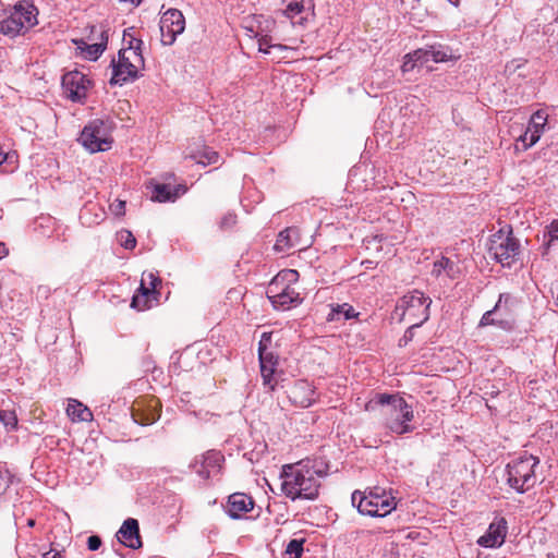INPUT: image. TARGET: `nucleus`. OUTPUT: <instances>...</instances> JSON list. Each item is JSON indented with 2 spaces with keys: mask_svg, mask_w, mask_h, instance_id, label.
<instances>
[{
  "mask_svg": "<svg viewBox=\"0 0 558 558\" xmlns=\"http://www.w3.org/2000/svg\"><path fill=\"white\" fill-rule=\"evenodd\" d=\"M365 411L375 413L377 423L389 434L404 435L412 433L413 408L398 393H376L364 407Z\"/></svg>",
  "mask_w": 558,
  "mask_h": 558,
  "instance_id": "nucleus-1",
  "label": "nucleus"
},
{
  "mask_svg": "<svg viewBox=\"0 0 558 558\" xmlns=\"http://www.w3.org/2000/svg\"><path fill=\"white\" fill-rule=\"evenodd\" d=\"M281 480V492L291 500H313L318 496L319 482L315 471L302 463L284 465Z\"/></svg>",
  "mask_w": 558,
  "mask_h": 558,
  "instance_id": "nucleus-2",
  "label": "nucleus"
},
{
  "mask_svg": "<svg viewBox=\"0 0 558 558\" xmlns=\"http://www.w3.org/2000/svg\"><path fill=\"white\" fill-rule=\"evenodd\" d=\"M124 41L128 43V46L121 48L118 53V59H112L111 61V85L122 86L125 83L136 80L145 64L141 50L143 41L132 37L128 32H124Z\"/></svg>",
  "mask_w": 558,
  "mask_h": 558,
  "instance_id": "nucleus-3",
  "label": "nucleus"
},
{
  "mask_svg": "<svg viewBox=\"0 0 558 558\" xmlns=\"http://www.w3.org/2000/svg\"><path fill=\"white\" fill-rule=\"evenodd\" d=\"M539 459L533 454L524 453L513 459L507 465V483L517 493L523 494L532 489L538 482L536 469Z\"/></svg>",
  "mask_w": 558,
  "mask_h": 558,
  "instance_id": "nucleus-4",
  "label": "nucleus"
},
{
  "mask_svg": "<svg viewBox=\"0 0 558 558\" xmlns=\"http://www.w3.org/2000/svg\"><path fill=\"white\" fill-rule=\"evenodd\" d=\"M299 272L294 269L279 271L267 288V298L276 308L288 310L300 302V294L293 287L298 282Z\"/></svg>",
  "mask_w": 558,
  "mask_h": 558,
  "instance_id": "nucleus-5",
  "label": "nucleus"
},
{
  "mask_svg": "<svg viewBox=\"0 0 558 558\" xmlns=\"http://www.w3.org/2000/svg\"><path fill=\"white\" fill-rule=\"evenodd\" d=\"M430 304L432 300L428 296L418 290H413L398 301L396 314L400 316V320L416 328L428 319Z\"/></svg>",
  "mask_w": 558,
  "mask_h": 558,
  "instance_id": "nucleus-6",
  "label": "nucleus"
},
{
  "mask_svg": "<svg viewBox=\"0 0 558 558\" xmlns=\"http://www.w3.org/2000/svg\"><path fill=\"white\" fill-rule=\"evenodd\" d=\"M37 8L26 1L17 3L13 11L0 19V33L10 37L24 34L37 25Z\"/></svg>",
  "mask_w": 558,
  "mask_h": 558,
  "instance_id": "nucleus-7",
  "label": "nucleus"
},
{
  "mask_svg": "<svg viewBox=\"0 0 558 558\" xmlns=\"http://www.w3.org/2000/svg\"><path fill=\"white\" fill-rule=\"evenodd\" d=\"M351 499L361 514L369 517H386L397 506L395 497L378 488L368 493L355 490Z\"/></svg>",
  "mask_w": 558,
  "mask_h": 558,
  "instance_id": "nucleus-8",
  "label": "nucleus"
},
{
  "mask_svg": "<svg viewBox=\"0 0 558 558\" xmlns=\"http://www.w3.org/2000/svg\"><path fill=\"white\" fill-rule=\"evenodd\" d=\"M520 253V243L513 236L511 227L501 228L490 236L488 254L504 267H511L519 259Z\"/></svg>",
  "mask_w": 558,
  "mask_h": 558,
  "instance_id": "nucleus-9",
  "label": "nucleus"
},
{
  "mask_svg": "<svg viewBox=\"0 0 558 558\" xmlns=\"http://www.w3.org/2000/svg\"><path fill=\"white\" fill-rule=\"evenodd\" d=\"M80 142L90 153H97L109 149L112 140L104 121L94 120L83 129Z\"/></svg>",
  "mask_w": 558,
  "mask_h": 558,
  "instance_id": "nucleus-10",
  "label": "nucleus"
},
{
  "mask_svg": "<svg viewBox=\"0 0 558 558\" xmlns=\"http://www.w3.org/2000/svg\"><path fill=\"white\" fill-rule=\"evenodd\" d=\"M161 43L166 46H171L177 36L182 34L185 29V19L181 11L177 9H169L166 11L159 23Z\"/></svg>",
  "mask_w": 558,
  "mask_h": 558,
  "instance_id": "nucleus-11",
  "label": "nucleus"
},
{
  "mask_svg": "<svg viewBox=\"0 0 558 558\" xmlns=\"http://www.w3.org/2000/svg\"><path fill=\"white\" fill-rule=\"evenodd\" d=\"M225 457L220 451L208 450L199 456H196L191 463V468L203 480H209L211 474L219 473Z\"/></svg>",
  "mask_w": 558,
  "mask_h": 558,
  "instance_id": "nucleus-12",
  "label": "nucleus"
},
{
  "mask_svg": "<svg viewBox=\"0 0 558 558\" xmlns=\"http://www.w3.org/2000/svg\"><path fill=\"white\" fill-rule=\"evenodd\" d=\"M90 84L89 78L78 71H71L62 77L64 94L73 101H82L85 99Z\"/></svg>",
  "mask_w": 558,
  "mask_h": 558,
  "instance_id": "nucleus-13",
  "label": "nucleus"
},
{
  "mask_svg": "<svg viewBox=\"0 0 558 558\" xmlns=\"http://www.w3.org/2000/svg\"><path fill=\"white\" fill-rule=\"evenodd\" d=\"M282 14L295 24L303 25L310 15H314V0H282Z\"/></svg>",
  "mask_w": 558,
  "mask_h": 558,
  "instance_id": "nucleus-14",
  "label": "nucleus"
},
{
  "mask_svg": "<svg viewBox=\"0 0 558 558\" xmlns=\"http://www.w3.org/2000/svg\"><path fill=\"white\" fill-rule=\"evenodd\" d=\"M291 403L301 408H308L316 401L315 387L307 380H296L287 390Z\"/></svg>",
  "mask_w": 558,
  "mask_h": 558,
  "instance_id": "nucleus-15",
  "label": "nucleus"
},
{
  "mask_svg": "<svg viewBox=\"0 0 558 558\" xmlns=\"http://www.w3.org/2000/svg\"><path fill=\"white\" fill-rule=\"evenodd\" d=\"M507 530L508 526L506 519L496 518L489 524L486 533L478 538L477 544L487 548L499 547L505 542Z\"/></svg>",
  "mask_w": 558,
  "mask_h": 558,
  "instance_id": "nucleus-16",
  "label": "nucleus"
},
{
  "mask_svg": "<svg viewBox=\"0 0 558 558\" xmlns=\"http://www.w3.org/2000/svg\"><path fill=\"white\" fill-rule=\"evenodd\" d=\"M117 537L121 544L132 549L142 547L138 522L135 519H126L117 533Z\"/></svg>",
  "mask_w": 558,
  "mask_h": 558,
  "instance_id": "nucleus-17",
  "label": "nucleus"
},
{
  "mask_svg": "<svg viewBox=\"0 0 558 558\" xmlns=\"http://www.w3.org/2000/svg\"><path fill=\"white\" fill-rule=\"evenodd\" d=\"M306 247L307 245L301 244V233L300 230L295 227H289L282 230L278 234L277 241L275 243V250L282 253H286L292 248L302 251Z\"/></svg>",
  "mask_w": 558,
  "mask_h": 558,
  "instance_id": "nucleus-18",
  "label": "nucleus"
},
{
  "mask_svg": "<svg viewBox=\"0 0 558 558\" xmlns=\"http://www.w3.org/2000/svg\"><path fill=\"white\" fill-rule=\"evenodd\" d=\"M254 508V500L251 496L243 493H234L228 498V513L233 519H239L243 513Z\"/></svg>",
  "mask_w": 558,
  "mask_h": 558,
  "instance_id": "nucleus-19",
  "label": "nucleus"
},
{
  "mask_svg": "<svg viewBox=\"0 0 558 558\" xmlns=\"http://www.w3.org/2000/svg\"><path fill=\"white\" fill-rule=\"evenodd\" d=\"M547 118V113L543 110H537L532 114L527 126L531 132L530 142L526 144L527 146H533L538 142L545 131Z\"/></svg>",
  "mask_w": 558,
  "mask_h": 558,
  "instance_id": "nucleus-20",
  "label": "nucleus"
},
{
  "mask_svg": "<svg viewBox=\"0 0 558 558\" xmlns=\"http://www.w3.org/2000/svg\"><path fill=\"white\" fill-rule=\"evenodd\" d=\"M444 274L450 279H456L461 275V268L458 263L442 256L434 262L432 275L440 277Z\"/></svg>",
  "mask_w": 558,
  "mask_h": 558,
  "instance_id": "nucleus-21",
  "label": "nucleus"
},
{
  "mask_svg": "<svg viewBox=\"0 0 558 558\" xmlns=\"http://www.w3.org/2000/svg\"><path fill=\"white\" fill-rule=\"evenodd\" d=\"M147 189L151 190L150 199L153 202H173L178 197V193H172V189L168 184L150 181Z\"/></svg>",
  "mask_w": 558,
  "mask_h": 558,
  "instance_id": "nucleus-22",
  "label": "nucleus"
},
{
  "mask_svg": "<svg viewBox=\"0 0 558 558\" xmlns=\"http://www.w3.org/2000/svg\"><path fill=\"white\" fill-rule=\"evenodd\" d=\"M66 414L73 422H90L93 420L92 411L75 399L69 400Z\"/></svg>",
  "mask_w": 558,
  "mask_h": 558,
  "instance_id": "nucleus-23",
  "label": "nucleus"
},
{
  "mask_svg": "<svg viewBox=\"0 0 558 558\" xmlns=\"http://www.w3.org/2000/svg\"><path fill=\"white\" fill-rule=\"evenodd\" d=\"M85 45V48L82 49V53L84 58L88 60H96L98 57L104 52V50L107 47L108 43V35L106 32H100V40L93 44H85L84 41H81Z\"/></svg>",
  "mask_w": 558,
  "mask_h": 558,
  "instance_id": "nucleus-24",
  "label": "nucleus"
},
{
  "mask_svg": "<svg viewBox=\"0 0 558 558\" xmlns=\"http://www.w3.org/2000/svg\"><path fill=\"white\" fill-rule=\"evenodd\" d=\"M356 316L357 313H355L353 306L348 303H343L331 305L330 313L328 314L327 319L330 322L347 320Z\"/></svg>",
  "mask_w": 558,
  "mask_h": 558,
  "instance_id": "nucleus-25",
  "label": "nucleus"
},
{
  "mask_svg": "<svg viewBox=\"0 0 558 558\" xmlns=\"http://www.w3.org/2000/svg\"><path fill=\"white\" fill-rule=\"evenodd\" d=\"M192 157L196 160L197 163L203 166L217 163L220 159L219 154L209 147H204L203 150L198 151Z\"/></svg>",
  "mask_w": 558,
  "mask_h": 558,
  "instance_id": "nucleus-26",
  "label": "nucleus"
},
{
  "mask_svg": "<svg viewBox=\"0 0 558 558\" xmlns=\"http://www.w3.org/2000/svg\"><path fill=\"white\" fill-rule=\"evenodd\" d=\"M260 364V374L263 378V384L269 387L270 390L275 389L276 381L274 379V374L276 372L277 364L274 363H259Z\"/></svg>",
  "mask_w": 558,
  "mask_h": 558,
  "instance_id": "nucleus-27",
  "label": "nucleus"
},
{
  "mask_svg": "<svg viewBox=\"0 0 558 558\" xmlns=\"http://www.w3.org/2000/svg\"><path fill=\"white\" fill-rule=\"evenodd\" d=\"M509 300H510V295H509V294H500L499 300H498V302L496 303V305H495L494 310H493V311H487V312L483 315V317H482V319H481V322H480V325H481V326H487V325L492 324V323H493V319L490 318V316H492L493 312H497V311H499V310L504 306V305H502V304H504V302H505V304H507Z\"/></svg>",
  "mask_w": 558,
  "mask_h": 558,
  "instance_id": "nucleus-28",
  "label": "nucleus"
},
{
  "mask_svg": "<svg viewBox=\"0 0 558 558\" xmlns=\"http://www.w3.org/2000/svg\"><path fill=\"white\" fill-rule=\"evenodd\" d=\"M303 544L304 539H291L286 547V554L289 555V558H301Z\"/></svg>",
  "mask_w": 558,
  "mask_h": 558,
  "instance_id": "nucleus-29",
  "label": "nucleus"
},
{
  "mask_svg": "<svg viewBox=\"0 0 558 558\" xmlns=\"http://www.w3.org/2000/svg\"><path fill=\"white\" fill-rule=\"evenodd\" d=\"M0 422L8 428H15L17 425V417L14 411L0 410Z\"/></svg>",
  "mask_w": 558,
  "mask_h": 558,
  "instance_id": "nucleus-30",
  "label": "nucleus"
},
{
  "mask_svg": "<svg viewBox=\"0 0 558 558\" xmlns=\"http://www.w3.org/2000/svg\"><path fill=\"white\" fill-rule=\"evenodd\" d=\"M119 241L126 250H133L136 245L135 236L128 230H122L118 234Z\"/></svg>",
  "mask_w": 558,
  "mask_h": 558,
  "instance_id": "nucleus-31",
  "label": "nucleus"
},
{
  "mask_svg": "<svg viewBox=\"0 0 558 558\" xmlns=\"http://www.w3.org/2000/svg\"><path fill=\"white\" fill-rule=\"evenodd\" d=\"M429 60L434 62H445L448 61L451 56L447 53V51L437 48L436 46H429Z\"/></svg>",
  "mask_w": 558,
  "mask_h": 558,
  "instance_id": "nucleus-32",
  "label": "nucleus"
},
{
  "mask_svg": "<svg viewBox=\"0 0 558 558\" xmlns=\"http://www.w3.org/2000/svg\"><path fill=\"white\" fill-rule=\"evenodd\" d=\"M150 296H144L142 294H135L132 299L131 306L138 310L144 311L150 307Z\"/></svg>",
  "mask_w": 558,
  "mask_h": 558,
  "instance_id": "nucleus-33",
  "label": "nucleus"
},
{
  "mask_svg": "<svg viewBox=\"0 0 558 558\" xmlns=\"http://www.w3.org/2000/svg\"><path fill=\"white\" fill-rule=\"evenodd\" d=\"M259 363H274L278 364V356L275 355L270 350L264 351L263 348H258Z\"/></svg>",
  "mask_w": 558,
  "mask_h": 558,
  "instance_id": "nucleus-34",
  "label": "nucleus"
},
{
  "mask_svg": "<svg viewBox=\"0 0 558 558\" xmlns=\"http://www.w3.org/2000/svg\"><path fill=\"white\" fill-rule=\"evenodd\" d=\"M411 58H414V61H417L420 64L426 63L429 61V50L416 49L415 51L411 52Z\"/></svg>",
  "mask_w": 558,
  "mask_h": 558,
  "instance_id": "nucleus-35",
  "label": "nucleus"
},
{
  "mask_svg": "<svg viewBox=\"0 0 558 558\" xmlns=\"http://www.w3.org/2000/svg\"><path fill=\"white\" fill-rule=\"evenodd\" d=\"M112 214L116 216H124L125 214V202L121 199H116L112 204L109 206Z\"/></svg>",
  "mask_w": 558,
  "mask_h": 558,
  "instance_id": "nucleus-36",
  "label": "nucleus"
},
{
  "mask_svg": "<svg viewBox=\"0 0 558 558\" xmlns=\"http://www.w3.org/2000/svg\"><path fill=\"white\" fill-rule=\"evenodd\" d=\"M238 222V218L235 214H227L221 219V228L223 229H232Z\"/></svg>",
  "mask_w": 558,
  "mask_h": 558,
  "instance_id": "nucleus-37",
  "label": "nucleus"
},
{
  "mask_svg": "<svg viewBox=\"0 0 558 558\" xmlns=\"http://www.w3.org/2000/svg\"><path fill=\"white\" fill-rule=\"evenodd\" d=\"M143 277L146 278V280L148 279L149 280V283L147 284V287L150 288V290L153 291V293L155 294L156 293V289H157V286L160 284V279L155 276L153 272H148V274H143Z\"/></svg>",
  "mask_w": 558,
  "mask_h": 558,
  "instance_id": "nucleus-38",
  "label": "nucleus"
},
{
  "mask_svg": "<svg viewBox=\"0 0 558 558\" xmlns=\"http://www.w3.org/2000/svg\"><path fill=\"white\" fill-rule=\"evenodd\" d=\"M417 64V61H414V58H411V53H408L404 57V62L401 65L402 72H410L412 71Z\"/></svg>",
  "mask_w": 558,
  "mask_h": 558,
  "instance_id": "nucleus-39",
  "label": "nucleus"
},
{
  "mask_svg": "<svg viewBox=\"0 0 558 558\" xmlns=\"http://www.w3.org/2000/svg\"><path fill=\"white\" fill-rule=\"evenodd\" d=\"M271 332H264L260 337L258 348H263L264 351H268L271 344Z\"/></svg>",
  "mask_w": 558,
  "mask_h": 558,
  "instance_id": "nucleus-40",
  "label": "nucleus"
},
{
  "mask_svg": "<svg viewBox=\"0 0 558 558\" xmlns=\"http://www.w3.org/2000/svg\"><path fill=\"white\" fill-rule=\"evenodd\" d=\"M87 546L89 550H97L101 546V539L97 535H92L87 539Z\"/></svg>",
  "mask_w": 558,
  "mask_h": 558,
  "instance_id": "nucleus-41",
  "label": "nucleus"
},
{
  "mask_svg": "<svg viewBox=\"0 0 558 558\" xmlns=\"http://www.w3.org/2000/svg\"><path fill=\"white\" fill-rule=\"evenodd\" d=\"M413 330H414V328H412V326L410 325L409 328L405 330L403 337L399 341L400 347L407 345L413 339V336H414Z\"/></svg>",
  "mask_w": 558,
  "mask_h": 558,
  "instance_id": "nucleus-42",
  "label": "nucleus"
},
{
  "mask_svg": "<svg viewBox=\"0 0 558 558\" xmlns=\"http://www.w3.org/2000/svg\"><path fill=\"white\" fill-rule=\"evenodd\" d=\"M136 294H142V295H146V296H151L154 295L153 291L150 290L149 287H147V283H146V278L143 277L142 278V281H141V286L137 290V293Z\"/></svg>",
  "mask_w": 558,
  "mask_h": 558,
  "instance_id": "nucleus-43",
  "label": "nucleus"
},
{
  "mask_svg": "<svg viewBox=\"0 0 558 558\" xmlns=\"http://www.w3.org/2000/svg\"><path fill=\"white\" fill-rule=\"evenodd\" d=\"M548 233H549V236H550L549 242H551V241H554V240H558V219H557V220H554V221L548 226Z\"/></svg>",
  "mask_w": 558,
  "mask_h": 558,
  "instance_id": "nucleus-44",
  "label": "nucleus"
},
{
  "mask_svg": "<svg viewBox=\"0 0 558 558\" xmlns=\"http://www.w3.org/2000/svg\"><path fill=\"white\" fill-rule=\"evenodd\" d=\"M530 135H531V132L529 129H526L525 133L522 134L520 137H519V141L523 143V148L524 149H527L530 148L531 146H527L526 144L530 142Z\"/></svg>",
  "mask_w": 558,
  "mask_h": 558,
  "instance_id": "nucleus-45",
  "label": "nucleus"
},
{
  "mask_svg": "<svg viewBox=\"0 0 558 558\" xmlns=\"http://www.w3.org/2000/svg\"><path fill=\"white\" fill-rule=\"evenodd\" d=\"M258 44H259V51H263L265 53H268V50L265 49L264 47L267 46L268 47V38L266 36L262 37L259 40H258Z\"/></svg>",
  "mask_w": 558,
  "mask_h": 558,
  "instance_id": "nucleus-46",
  "label": "nucleus"
},
{
  "mask_svg": "<svg viewBox=\"0 0 558 558\" xmlns=\"http://www.w3.org/2000/svg\"><path fill=\"white\" fill-rule=\"evenodd\" d=\"M43 558H61V553L56 550H50L43 555Z\"/></svg>",
  "mask_w": 558,
  "mask_h": 558,
  "instance_id": "nucleus-47",
  "label": "nucleus"
},
{
  "mask_svg": "<svg viewBox=\"0 0 558 558\" xmlns=\"http://www.w3.org/2000/svg\"><path fill=\"white\" fill-rule=\"evenodd\" d=\"M185 192H186V187L183 185H178L177 187L172 189V193H178V196Z\"/></svg>",
  "mask_w": 558,
  "mask_h": 558,
  "instance_id": "nucleus-48",
  "label": "nucleus"
},
{
  "mask_svg": "<svg viewBox=\"0 0 558 558\" xmlns=\"http://www.w3.org/2000/svg\"><path fill=\"white\" fill-rule=\"evenodd\" d=\"M8 160V154L0 151V165L4 163Z\"/></svg>",
  "mask_w": 558,
  "mask_h": 558,
  "instance_id": "nucleus-49",
  "label": "nucleus"
},
{
  "mask_svg": "<svg viewBox=\"0 0 558 558\" xmlns=\"http://www.w3.org/2000/svg\"><path fill=\"white\" fill-rule=\"evenodd\" d=\"M7 255V248L4 245H0V259Z\"/></svg>",
  "mask_w": 558,
  "mask_h": 558,
  "instance_id": "nucleus-50",
  "label": "nucleus"
},
{
  "mask_svg": "<svg viewBox=\"0 0 558 558\" xmlns=\"http://www.w3.org/2000/svg\"><path fill=\"white\" fill-rule=\"evenodd\" d=\"M154 420H155L154 417H151V418H147L145 422H142V424L149 425L150 423H153V422H154Z\"/></svg>",
  "mask_w": 558,
  "mask_h": 558,
  "instance_id": "nucleus-51",
  "label": "nucleus"
},
{
  "mask_svg": "<svg viewBox=\"0 0 558 558\" xmlns=\"http://www.w3.org/2000/svg\"><path fill=\"white\" fill-rule=\"evenodd\" d=\"M136 411H137V409L133 408L132 416H133V417H134V420L137 422V418H136Z\"/></svg>",
  "mask_w": 558,
  "mask_h": 558,
  "instance_id": "nucleus-52",
  "label": "nucleus"
},
{
  "mask_svg": "<svg viewBox=\"0 0 558 558\" xmlns=\"http://www.w3.org/2000/svg\"><path fill=\"white\" fill-rule=\"evenodd\" d=\"M28 524H29V525H34V521H33V520H29Z\"/></svg>",
  "mask_w": 558,
  "mask_h": 558,
  "instance_id": "nucleus-53",
  "label": "nucleus"
}]
</instances>
